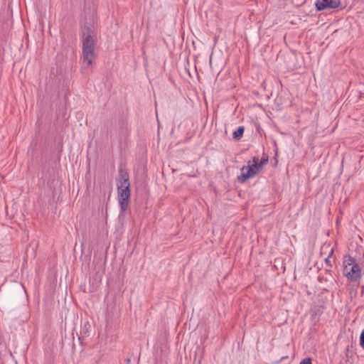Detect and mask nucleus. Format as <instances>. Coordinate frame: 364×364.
<instances>
[{"label": "nucleus", "mask_w": 364, "mask_h": 364, "mask_svg": "<svg viewBox=\"0 0 364 364\" xmlns=\"http://www.w3.org/2000/svg\"><path fill=\"white\" fill-rule=\"evenodd\" d=\"M118 199L122 212L127 210L131 195L129 176L127 171L120 167L117 183Z\"/></svg>", "instance_id": "nucleus-1"}, {"label": "nucleus", "mask_w": 364, "mask_h": 364, "mask_svg": "<svg viewBox=\"0 0 364 364\" xmlns=\"http://www.w3.org/2000/svg\"><path fill=\"white\" fill-rule=\"evenodd\" d=\"M249 163H250V161H249ZM257 173L258 170H256L248 164L247 166H244L241 168V175L238 176V180L241 183H244L249 178L254 177Z\"/></svg>", "instance_id": "nucleus-5"}, {"label": "nucleus", "mask_w": 364, "mask_h": 364, "mask_svg": "<svg viewBox=\"0 0 364 364\" xmlns=\"http://www.w3.org/2000/svg\"><path fill=\"white\" fill-rule=\"evenodd\" d=\"M340 4V0H317L316 8L317 11H323L328 9H336Z\"/></svg>", "instance_id": "nucleus-4"}, {"label": "nucleus", "mask_w": 364, "mask_h": 364, "mask_svg": "<svg viewBox=\"0 0 364 364\" xmlns=\"http://www.w3.org/2000/svg\"><path fill=\"white\" fill-rule=\"evenodd\" d=\"M360 345L364 349V330L361 332L360 336Z\"/></svg>", "instance_id": "nucleus-9"}, {"label": "nucleus", "mask_w": 364, "mask_h": 364, "mask_svg": "<svg viewBox=\"0 0 364 364\" xmlns=\"http://www.w3.org/2000/svg\"><path fill=\"white\" fill-rule=\"evenodd\" d=\"M326 263H327V262H328V258H326Z\"/></svg>", "instance_id": "nucleus-12"}, {"label": "nucleus", "mask_w": 364, "mask_h": 364, "mask_svg": "<svg viewBox=\"0 0 364 364\" xmlns=\"http://www.w3.org/2000/svg\"><path fill=\"white\" fill-rule=\"evenodd\" d=\"M299 364H312L311 358L309 357L305 358L301 360Z\"/></svg>", "instance_id": "nucleus-8"}, {"label": "nucleus", "mask_w": 364, "mask_h": 364, "mask_svg": "<svg viewBox=\"0 0 364 364\" xmlns=\"http://www.w3.org/2000/svg\"><path fill=\"white\" fill-rule=\"evenodd\" d=\"M343 274L352 282H358L362 277V269L350 255H345L343 262Z\"/></svg>", "instance_id": "nucleus-3"}, {"label": "nucleus", "mask_w": 364, "mask_h": 364, "mask_svg": "<svg viewBox=\"0 0 364 364\" xmlns=\"http://www.w3.org/2000/svg\"><path fill=\"white\" fill-rule=\"evenodd\" d=\"M268 162V158H262L261 159V161H259V165H260V167H262V166L265 165L266 164H267Z\"/></svg>", "instance_id": "nucleus-10"}, {"label": "nucleus", "mask_w": 364, "mask_h": 364, "mask_svg": "<svg viewBox=\"0 0 364 364\" xmlns=\"http://www.w3.org/2000/svg\"><path fill=\"white\" fill-rule=\"evenodd\" d=\"M244 132H245L244 127L243 126L239 127L237 128V129L233 132L234 139H235L236 140H240L242 137Z\"/></svg>", "instance_id": "nucleus-6"}, {"label": "nucleus", "mask_w": 364, "mask_h": 364, "mask_svg": "<svg viewBox=\"0 0 364 364\" xmlns=\"http://www.w3.org/2000/svg\"><path fill=\"white\" fill-rule=\"evenodd\" d=\"M252 162V165L250 166L259 171V168H260L259 158L257 156L253 157Z\"/></svg>", "instance_id": "nucleus-7"}, {"label": "nucleus", "mask_w": 364, "mask_h": 364, "mask_svg": "<svg viewBox=\"0 0 364 364\" xmlns=\"http://www.w3.org/2000/svg\"><path fill=\"white\" fill-rule=\"evenodd\" d=\"M124 361H125V363H126V364H130V363H131V358H126V359L124 360Z\"/></svg>", "instance_id": "nucleus-11"}, {"label": "nucleus", "mask_w": 364, "mask_h": 364, "mask_svg": "<svg viewBox=\"0 0 364 364\" xmlns=\"http://www.w3.org/2000/svg\"><path fill=\"white\" fill-rule=\"evenodd\" d=\"M91 28L85 26L82 30V68H88L95 58V41L91 36Z\"/></svg>", "instance_id": "nucleus-2"}]
</instances>
